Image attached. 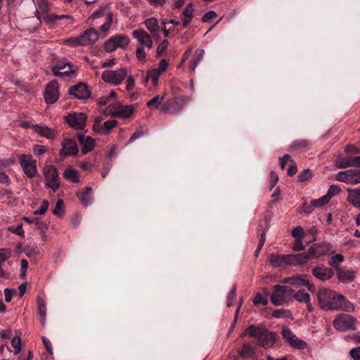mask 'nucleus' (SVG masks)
<instances>
[{"instance_id":"obj_1","label":"nucleus","mask_w":360,"mask_h":360,"mask_svg":"<svg viewBox=\"0 0 360 360\" xmlns=\"http://www.w3.org/2000/svg\"><path fill=\"white\" fill-rule=\"evenodd\" d=\"M319 307L323 310H342L347 312L354 311V304L341 294L335 290L322 288L317 292Z\"/></svg>"},{"instance_id":"obj_39","label":"nucleus","mask_w":360,"mask_h":360,"mask_svg":"<svg viewBox=\"0 0 360 360\" xmlns=\"http://www.w3.org/2000/svg\"><path fill=\"white\" fill-rule=\"evenodd\" d=\"M11 256V252L7 249H0V276H5V271L2 268V264Z\"/></svg>"},{"instance_id":"obj_35","label":"nucleus","mask_w":360,"mask_h":360,"mask_svg":"<svg viewBox=\"0 0 360 360\" xmlns=\"http://www.w3.org/2000/svg\"><path fill=\"white\" fill-rule=\"evenodd\" d=\"M292 297H294L299 302L308 303L311 301L309 294L307 293L304 290H300L296 292L294 291Z\"/></svg>"},{"instance_id":"obj_53","label":"nucleus","mask_w":360,"mask_h":360,"mask_svg":"<svg viewBox=\"0 0 360 360\" xmlns=\"http://www.w3.org/2000/svg\"><path fill=\"white\" fill-rule=\"evenodd\" d=\"M11 345L14 348V354H18L21 350V339L19 336L15 337L11 340Z\"/></svg>"},{"instance_id":"obj_19","label":"nucleus","mask_w":360,"mask_h":360,"mask_svg":"<svg viewBox=\"0 0 360 360\" xmlns=\"http://www.w3.org/2000/svg\"><path fill=\"white\" fill-rule=\"evenodd\" d=\"M72 65L70 63L62 61L53 65L51 70L56 77L68 76L70 77L74 72L71 70Z\"/></svg>"},{"instance_id":"obj_62","label":"nucleus","mask_w":360,"mask_h":360,"mask_svg":"<svg viewBox=\"0 0 360 360\" xmlns=\"http://www.w3.org/2000/svg\"><path fill=\"white\" fill-rule=\"evenodd\" d=\"M305 248V245L302 241V238L295 239V243L292 246V249L295 251H302Z\"/></svg>"},{"instance_id":"obj_9","label":"nucleus","mask_w":360,"mask_h":360,"mask_svg":"<svg viewBox=\"0 0 360 360\" xmlns=\"http://www.w3.org/2000/svg\"><path fill=\"white\" fill-rule=\"evenodd\" d=\"M44 174L46 186L53 191H56L60 187L58 173L56 168L53 165H46L44 167Z\"/></svg>"},{"instance_id":"obj_40","label":"nucleus","mask_w":360,"mask_h":360,"mask_svg":"<svg viewBox=\"0 0 360 360\" xmlns=\"http://www.w3.org/2000/svg\"><path fill=\"white\" fill-rule=\"evenodd\" d=\"M344 261V256L341 254H336L333 255L329 262V265L338 271V268H342L340 264Z\"/></svg>"},{"instance_id":"obj_14","label":"nucleus","mask_w":360,"mask_h":360,"mask_svg":"<svg viewBox=\"0 0 360 360\" xmlns=\"http://www.w3.org/2000/svg\"><path fill=\"white\" fill-rule=\"evenodd\" d=\"M58 87V84L56 80L47 84L44 94L46 103L53 104L58 101L59 98Z\"/></svg>"},{"instance_id":"obj_21","label":"nucleus","mask_w":360,"mask_h":360,"mask_svg":"<svg viewBox=\"0 0 360 360\" xmlns=\"http://www.w3.org/2000/svg\"><path fill=\"white\" fill-rule=\"evenodd\" d=\"M78 152V148L75 141L66 139L63 141V148L60 152V155L65 157L75 155Z\"/></svg>"},{"instance_id":"obj_51","label":"nucleus","mask_w":360,"mask_h":360,"mask_svg":"<svg viewBox=\"0 0 360 360\" xmlns=\"http://www.w3.org/2000/svg\"><path fill=\"white\" fill-rule=\"evenodd\" d=\"M340 191H341V188L339 186L333 184L329 187L327 193L324 195L326 197H328V200L330 201V198L332 197H333L334 195L338 194L340 192Z\"/></svg>"},{"instance_id":"obj_5","label":"nucleus","mask_w":360,"mask_h":360,"mask_svg":"<svg viewBox=\"0 0 360 360\" xmlns=\"http://www.w3.org/2000/svg\"><path fill=\"white\" fill-rule=\"evenodd\" d=\"M294 290L286 285H276L270 300L276 306L283 305L290 302L293 296Z\"/></svg>"},{"instance_id":"obj_59","label":"nucleus","mask_w":360,"mask_h":360,"mask_svg":"<svg viewBox=\"0 0 360 360\" xmlns=\"http://www.w3.org/2000/svg\"><path fill=\"white\" fill-rule=\"evenodd\" d=\"M63 201L61 199H59L57 200L56 206L54 209L53 210V214L56 216H58L60 214V213L63 211Z\"/></svg>"},{"instance_id":"obj_56","label":"nucleus","mask_w":360,"mask_h":360,"mask_svg":"<svg viewBox=\"0 0 360 360\" xmlns=\"http://www.w3.org/2000/svg\"><path fill=\"white\" fill-rule=\"evenodd\" d=\"M236 296V285H234L230 292H229L227 297V307H230L232 305V302L234 300Z\"/></svg>"},{"instance_id":"obj_29","label":"nucleus","mask_w":360,"mask_h":360,"mask_svg":"<svg viewBox=\"0 0 360 360\" xmlns=\"http://www.w3.org/2000/svg\"><path fill=\"white\" fill-rule=\"evenodd\" d=\"M91 191V187H86L80 195H78V197L84 206L87 207L93 202Z\"/></svg>"},{"instance_id":"obj_17","label":"nucleus","mask_w":360,"mask_h":360,"mask_svg":"<svg viewBox=\"0 0 360 360\" xmlns=\"http://www.w3.org/2000/svg\"><path fill=\"white\" fill-rule=\"evenodd\" d=\"M68 93L78 99H86L89 98L91 94L87 86L83 83L71 86L68 90Z\"/></svg>"},{"instance_id":"obj_11","label":"nucleus","mask_w":360,"mask_h":360,"mask_svg":"<svg viewBox=\"0 0 360 360\" xmlns=\"http://www.w3.org/2000/svg\"><path fill=\"white\" fill-rule=\"evenodd\" d=\"M127 68H120L115 70H105L102 73V79L108 83L118 85L127 77Z\"/></svg>"},{"instance_id":"obj_47","label":"nucleus","mask_w":360,"mask_h":360,"mask_svg":"<svg viewBox=\"0 0 360 360\" xmlns=\"http://www.w3.org/2000/svg\"><path fill=\"white\" fill-rule=\"evenodd\" d=\"M112 22V13L108 12L106 15V21L100 27L101 31L107 32L110 28Z\"/></svg>"},{"instance_id":"obj_25","label":"nucleus","mask_w":360,"mask_h":360,"mask_svg":"<svg viewBox=\"0 0 360 360\" xmlns=\"http://www.w3.org/2000/svg\"><path fill=\"white\" fill-rule=\"evenodd\" d=\"M288 257L289 255L271 254L269 260L272 266L278 268L289 264Z\"/></svg>"},{"instance_id":"obj_22","label":"nucleus","mask_w":360,"mask_h":360,"mask_svg":"<svg viewBox=\"0 0 360 360\" xmlns=\"http://www.w3.org/2000/svg\"><path fill=\"white\" fill-rule=\"evenodd\" d=\"M79 143L82 146L81 153L85 155L91 151L95 147V141L89 136H85L82 134H77Z\"/></svg>"},{"instance_id":"obj_15","label":"nucleus","mask_w":360,"mask_h":360,"mask_svg":"<svg viewBox=\"0 0 360 360\" xmlns=\"http://www.w3.org/2000/svg\"><path fill=\"white\" fill-rule=\"evenodd\" d=\"M311 274L318 280L325 281L333 276L334 271L324 264H319L311 270Z\"/></svg>"},{"instance_id":"obj_45","label":"nucleus","mask_w":360,"mask_h":360,"mask_svg":"<svg viewBox=\"0 0 360 360\" xmlns=\"http://www.w3.org/2000/svg\"><path fill=\"white\" fill-rule=\"evenodd\" d=\"M272 316L274 318L280 319V318H290L292 316V314L290 310L279 309L274 310L272 313Z\"/></svg>"},{"instance_id":"obj_36","label":"nucleus","mask_w":360,"mask_h":360,"mask_svg":"<svg viewBox=\"0 0 360 360\" xmlns=\"http://www.w3.org/2000/svg\"><path fill=\"white\" fill-rule=\"evenodd\" d=\"M255 353V348L250 344L244 343L239 354L243 358H250L254 356Z\"/></svg>"},{"instance_id":"obj_33","label":"nucleus","mask_w":360,"mask_h":360,"mask_svg":"<svg viewBox=\"0 0 360 360\" xmlns=\"http://www.w3.org/2000/svg\"><path fill=\"white\" fill-rule=\"evenodd\" d=\"M64 178L73 183H77L79 181V174L78 172L72 168L66 169L63 173Z\"/></svg>"},{"instance_id":"obj_41","label":"nucleus","mask_w":360,"mask_h":360,"mask_svg":"<svg viewBox=\"0 0 360 360\" xmlns=\"http://www.w3.org/2000/svg\"><path fill=\"white\" fill-rule=\"evenodd\" d=\"M195 53H196L195 58L192 61V63H191V65H190V69L193 72L195 71V70L196 67L198 66V65L202 60V58H203L204 53H205V51L202 50V49L201 50H197Z\"/></svg>"},{"instance_id":"obj_60","label":"nucleus","mask_w":360,"mask_h":360,"mask_svg":"<svg viewBox=\"0 0 360 360\" xmlns=\"http://www.w3.org/2000/svg\"><path fill=\"white\" fill-rule=\"evenodd\" d=\"M216 16H217V13L215 11H210L203 15V16L202 18V20L204 22H207L210 21L211 20H212L213 18H214Z\"/></svg>"},{"instance_id":"obj_26","label":"nucleus","mask_w":360,"mask_h":360,"mask_svg":"<svg viewBox=\"0 0 360 360\" xmlns=\"http://www.w3.org/2000/svg\"><path fill=\"white\" fill-rule=\"evenodd\" d=\"M132 36L142 47L151 39L150 35L143 29L134 30L132 32Z\"/></svg>"},{"instance_id":"obj_24","label":"nucleus","mask_w":360,"mask_h":360,"mask_svg":"<svg viewBox=\"0 0 360 360\" xmlns=\"http://www.w3.org/2000/svg\"><path fill=\"white\" fill-rule=\"evenodd\" d=\"M311 143V141L308 139L295 140L290 145V149L291 151L302 153L310 148Z\"/></svg>"},{"instance_id":"obj_55","label":"nucleus","mask_w":360,"mask_h":360,"mask_svg":"<svg viewBox=\"0 0 360 360\" xmlns=\"http://www.w3.org/2000/svg\"><path fill=\"white\" fill-rule=\"evenodd\" d=\"M169 45V42L167 40H164L162 43L158 46L156 51V56L160 57L163 53L166 51Z\"/></svg>"},{"instance_id":"obj_38","label":"nucleus","mask_w":360,"mask_h":360,"mask_svg":"<svg viewBox=\"0 0 360 360\" xmlns=\"http://www.w3.org/2000/svg\"><path fill=\"white\" fill-rule=\"evenodd\" d=\"M163 102V97L160 96V95H157L154 96L153 98L150 99L146 105L150 110L158 108L162 103Z\"/></svg>"},{"instance_id":"obj_28","label":"nucleus","mask_w":360,"mask_h":360,"mask_svg":"<svg viewBox=\"0 0 360 360\" xmlns=\"http://www.w3.org/2000/svg\"><path fill=\"white\" fill-rule=\"evenodd\" d=\"M347 201L355 207L360 208V189H349Z\"/></svg>"},{"instance_id":"obj_34","label":"nucleus","mask_w":360,"mask_h":360,"mask_svg":"<svg viewBox=\"0 0 360 360\" xmlns=\"http://www.w3.org/2000/svg\"><path fill=\"white\" fill-rule=\"evenodd\" d=\"M351 174V169L340 171L336 174L335 179L341 182L352 184V179Z\"/></svg>"},{"instance_id":"obj_3","label":"nucleus","mask_w":360,"mask_h":360,"mask_svg":"<svg viewBox=\"0 0 360 360\" xmlns=\"http://www.w3.org/2000/svg\"><path fill=\"white\" fill-rule=\"evenodd\" d=\"M191 101V96H174L167 99L162 103L160 108V113L162 115H176L180 113Z\"/></svg>"},{"instance_id":"obj_16","label":"nucleus","mask_w":360,"mask_h":360,"mask_svg":"<svg viewBox=\"0 0 360 360\" xmlns=\"http://www.w3.org/2000/svg\"><path fill=\"white\" fill-rule=\"evenodd\" d=\"M338 280L342 283H350L353 282L356 277V272L346 266L338 268L336 271Z\"/></svg>"},{"instance_id":"obj_54","label":"nucleus","mask_w":360,"mask_h":360,"mask_svg":"<svg viewBox=\"0 0 360 360\" xmlns=\"http://www.w3.org/2000/svg\"><path fill=\"white\" fill-rule=\"evenodd\" d=\"M167 66H168L167 62L165 59H162L158 64V67L155 68H153L152 70L153 71L156 72V73H158V75H160L166 70V69L167 68Z\"/></svg>"},{"instance_id":"obj_31","label":"nucleus","mask_w":360,"mask_h":360,"mask_svg":"<svg viewBox=\"0 0 360 360\" xmlns=\"http://www.w3.org/2000/svg\"><path fill=\"white\" fill-rule=\"evenodd\" d=\"M38 313L41 323L44 326L46 318V304L44 299L37 298Z\"/></svg>"},{"instance_id":"obj_42","label":"nucleus","mask_w":360,"mask_h":360,"mask_svg":"<svg viewBox=\"0 0 360 360\" xmlns=\"http://www.w3.org/2000/svg\"><path fill=\"white\" fill-rule=\"evenodd\" d=\"M160 75L156 73V72L153 71L152 69L149 70L147 72L145 82H147L149 79L151 80L153 86L156 87L158 85V79H159Z\"/></svg>"},{"instance_id":"obj_61","label":"nucleus","mask_w":360,"mask_h":360,"mask_svg":"<svg viewBox=\"0 0 360 360\" xmlns=\"http://www.w3.org/2000/svg\"><path fill=\"white\" fill-rule=\"evenodd\" d=\"M253 302L256 305L261 304L263 306H266L268 304V300L267 299L264 298L259 293H258L254 298Z\"/></svg>"},{"instance_id":"obj_58","label":"nucleus","mask_w":360,"mask_h":360,"mask_svg":"<svg viewBox=\"0 0 360 360\" xmlns=\"http://www.w3.org/2000/svg\"><path fill=\"white\" fill-rule=\"evenodd\" d=\"M352 184H360V169H351Z\"/></svg>"},{"instance_id":"obj_63","label":"nucleus","mask_w":360,"mask_h":360,"mask_svg":"<svg viewBox=\"0 0 360 360\" xmlns=\"http://www.w3.org/2000/svg\"><path fill=\"white\" fill-rule=\"evenodd\" d=\"M34 224L37 227L39 230L41 231V232L44 233L45 231L47 229V226L46 223L39 219H34Z\"/></svg>"},{"instance_id":"obj_49","label":"nucleus","mask_w":360,"mask_h":360,"mask_svg":"<svg viewBox=\"0 0 360 360\" xmlns=\"http://www.w3.org/2000/svg\"><path fill=\"white\" fill-rule=\"evenodd\" d=\"M289 344L292 347L298 349H304L307 347V342L301 339H299L297 337H295Z\"/></svg>"},{"instance_id":"obj_18","label":"nucleus","mask_w":360,"mask_h":360,"mask_svg":"<svg viewBox=\"0 0 360 360\" xmlns=\"http://www.w3.org/2000/svg\"><path fill=\"white\" fill-rule=\"evenodd\" d=\"M80 36L82 46H92L99 38V34L95 28H89L86 30Z\"/></svg>"},{"instance_id":"obj_7","label":"nucleus","mask_w":360,"mask_h":360,"mask_svg":"<svg viewBox=\"0 0 360 360\" xmlns=\"http://www.w3.org/2000/svg\"><path fill=\"white\" fill-rule=\"evenodd\" d=\"M129 42L130 39L127 35L116 34L105 42L104 49L108 53H111L117 49H126Z\"/></svg>"},{"instance_id":"obj_46","label":"nucleus","mask_w":360,"mask_h":360,"mask_svg":"<svg viewBox=\"0 0 360 360\" xmlns=\"http://www.w3.org/2000/svg\"><path fill=\"white\" fill-rule=\"evenodd\" d=\"M352 157H348L346 158H339L336 162V166L338 168L344 169L352 167Z\"/></svg>"},{"instance_id":"obj_20","label":"nucleus","mask_w":360,"mask_h":360,"mask_svg":"<svg viewBox=\"0 0 360 360\" xmlns=\"http://www.w3.org/2000/svg\"><path fill=\"white\" fill-rule=\"evenodd\" d=\"M270 227V220L267 217H264V224H259L257 227L258 233H260V238L257 245V250H255V255L257 257L262 248H263L265 240L266 233Z\"/></svg>"},{"instance_id":"obj_13","label":"nucleus","mask_w":360,"mask_h":360,"mask_svg":"<svg viewBox=\"0 0 360 360\" xmlns=\"http://www.w3.org/2000/svg\"><path fill=\"white\" fill-rule=\"evenodd\" d=\"M108 110L112 117H129L134 113L132 105H122L120 103L110 105Z\"/></svg>"},{"instance_id":"obj_43","label":"nucleus","mask_w":360,"mask_h":360,"mask_svg":"<svg viewBox=\"0 0 360 360\" xmlns=\"http://www.w3.org/2000/svg\"><path fill=\"white\" fill-rule=\"evenodd\" d=\"M104 119L102 116H98L95 118L94 123L93 125V130L96 134H102L103 126Z\"/></svg>"},{"instance_id":"obj_37","label":"nucleus","mask_w":360,"mask_h":360,"mask_svg":"<svg viewBox=\"0 0 360 360\" xmlns=\"http://www.w3.org/2000/svg\"><path fill=\"white\" fill-rule=\"evenodd\" d=\"M310 285L309 281L307 279V276L297 275L292 276V285L295 286H309Z\"/></svg>"},{"instance_id":"obj_44","label":"nucleus","mask_w":360,"mask_h":360,"mask_svg":"<svg viewBox=\"0 0 360 360\" xmlns=\"http://www.w3.org/2000/svg\"><path fill=\"white\" fill-rule=\"evenodd\" d=\"M117 126V121L115 120H108L103 123L102 135L108 134L110 131Z\"/></svg>"},{"instance_id":"obj_8","label":"nucleus","mask_w":360,"mask_h":360,"mask_svg":"<svg viewBox=\"0 0 360 360\" xmlns=\"http://www.w3.org/2000/svg\"><path fill=\"white\" fill-rule=\"evenodd\" d=\"M19 163L23 172L29 178H33L35 176L37 169V161L33 160L32 157L30 154H21L18 156Z\"/></svg>"},{"instance_id":"obj_23","label":"nucleus","mask_w":360,"mask_h":360,"mask_svg":"<svg viewBox=\"0 0 360 360\" xmlns=\"http://www.w3.org/2000/svg\"><path fill=\"white\" fill-rule=\"evenodd\" d=\"M309 260H311V258L307 251L295 255H289L288 262L289 264L292 265H304Z\"/></svg>"},{"instance_id":"obj_48","label":"nucleus","mask_w":360,"mask_h":360,"mask_svg":"<svg viewBox=\"0 0 360 360\" xmlns=\"http://www.w3.org/2000/svg\"><path fill=\"white\" fill-rule=\"evenodd\" d=\"M312 172L309 169L302 170L298 175L297 179L300 182H305L311 179Z\"/></svg>"},{"instance_id":"obj_27","label":"nucleus","mask_w":360,"mask_h":360,"mask_svg":"<svg viewBox=\"0 0 360 360\" xmlns=\"http://www.w3.org/2000/svg\"><path fill=\"white\" fill-rule=\"evenodd\" d=\"M144 24L153 37H159L158 31L160 27L157 18H148L144 21Z\"/></svg>"},{"instance_id":"obj_64","label":"nucleus","mask_w":360,"mask_h":360,"mask_svg":"<svg viewBox=\"0 0 360 360\" xmlns=\"http://www.w3.org/2000/svg\"><path fill=\"white\" fill-rule=\"evenodd\" d=\"M349 354L354 360H360V347H356L352 349Z\"/></svg>"},{"instance_id":"obj_2","label":"nucleus","mask_w":360,"mask_h":360,"mask_svg":"<svg viewBox=\"0 0 360 360\" xmlns=\"http://www.w3.org/2000/svg\"><path fill=\"white\" fill-rule=\"evenodd\" d=\"M257 339V344L264 348L271 347L275 342L274 333L261 326L251 325L241 334Z\"/></svg>"},{"instance_id":"obj_12","label":"nucleus","mask_w":360,"mask_h":360,"mask_svg":"<svg viewBox=\"0 0 360 360\" xmlns=\"http://www.w3.org/2000/svg\"><path fill=\"white\" fill-rule=\"evenodd\" d=\"M332 246L328 243L313 244L308 250L311 259H317L331 252Z\"/></svg>"},{"instance_id":"obj_4","label":"nucleus","mask_w":360,"mask_h":360,"mask_svg":"<svg viewBox=\"0 0 360 360\" xmlns=\"http://www.w3.org/2000/svg\"><path fill=\"white\" fill-rule=\"evenodd\" d=\"M37 7L39 11H37L36 16L40 21L43 19L46 24H51L60 20H68L70 21V23H72L74 21L72 15L49 13V4L45 0H39L37 2Z\"/></svg>"},{"instance_id":"obj_50","label":"nucleus","mask_w":360,"mask_h":360,"mask_svg":"<svg viewBox=\"0 0 360 360\" xmlns=\"http://www.w3.org/2000/svg\"><path fill=\"white\" fill-rule=\"evenodd\" d=\"M281 333L284 340L288 343L296 337L288 327L283 328Z\"/></svg>"},{"instance_id":"obj_52","label":"nucleus","mask_w":360,"mask_h":360,"mask_svg":"<svg viewBox=\"0 0 360 360\" xmlns=\"http://www.w3.org/2000/svg\"><path fill=\"white\" fill-rule=\"evenodd\" d=\"M8 229L11 233L18 235L22 238L24 237L25 232L22 229V224H19L17 226H11L8 228Z\"/></svg>"},{"instance_id":"obj_57","label":"nucleus","mask_w":360,"mask_h":360,"mask_svg":"<svg viewBox=\"0 0 360 360\" xmlns=\"http://www.w3.org/2000/svg\"><path fill=\"white\" fill-rule=\"evenodd\" d=\"M49 201L47 200H44L41 202L40 207L34 211V214H44L49 207Z\"/></svg>"},{"instance_id":"obj_10","label":"nucleus","mask_w":360,"mask_h":360,"mask_svg":"<svg viewBox=\"0 0 360 360\" xmlns=\"http://www.w3.org/2000/svg\"><path fill=\"white\" fill-rule=\"evenodd\" d=\"M87 115L84 112H73L65 117L67 124L75 129L82 130L86 127Z\"/></svg>"},{"instance_id":"obj_6","label":"nucleus","mask_w":360,"mask_h":360,"mask_svg":"<svg viewBox=\"0 0 360 360\" xmlns=\"http://www.w3.org/2000/svg\"><path fill=\"white\" fill-rule=\"evenodd\" d=\"M357 320L353 316L341 313L338 314L333 320V327L340 331L356 330Z\"/></svg>"},{"instance_id":"obj_32","label":"nucleus","mask_w":360,"mask_h":360,"mask_svg":"<svg viewBox=\"0 0 360 360\" xmlns=\"http://www.w3.org/2000/svg\"><path fill=\"white\" fill-rule=\"evenodd\" d=\"M33 127L34 131L41 136L51 139L53 138L55 135L54 131L47 127L35 125Z\"/></svg>"},{"instance_id":"obj_30","label":"nucleus","mask_w":360,"mask_h":360,"mask_svg":"<svg viewBox=\"0 0 360 360\" xmlns=\"http://www.w3.org/2000/svg\"><path fill=\"white\" fill-rule=\"evenodd\" d=\"M329 202L328 198L325 195L321 198L316 200H313L311 201V205L307 206L304 212L307 213H311L313 211V207H321Z\"/></svg>"}]
</instances>
